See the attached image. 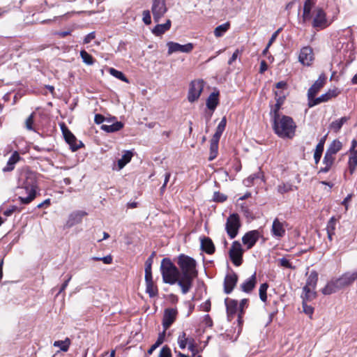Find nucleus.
Listing matches in <instances>:
<instances>
[{"mask_svg":"<svg viewBox=\"0 0 357 357\" xmlns=\"http://www.w3.org/2000/svg\"><path fill=\"white\" fill-rule=\"evenodd\" d=\"M142 21L146 25H149L151 24V11L149 10H145L143 11Z\"/></svg>","mask_w":357,"mask_h":357,"instance_id":"nucleus-52","label":"nucleus"},{"mask_svg":"<svg viewBox=\"0 0 357 357\" xmlns=\"http://www.w3.org/2000/svg\"><path fill=\"white\" fill-rule=\"evenodd\" d=\"M357 280V270L354 272H346L337 278V282L341 288L351 285Z\"/></svg>","mask_w":357,"mask_h":357,"instance_id":"nucleus-19","label":"nucleus"},{"mask_svg":"<svg viewBox=\"0 0 357 357\" xmlns=\"http://www.w3.org/2000/svg\"><path fill=\"white\" fill-rule=\"evenodd\" d=\"M204 82L203 79H195L192 80L189 86V90L188 93V100L190 102H194L197 101L204 89Z\"/></svg>","mask_w":357,"mask_h":357,"instance_id":"nucleus-6","label":"nucleus"},{"mask_svg":"<svg viewBox=\"0 0 357 357\" xmlns=\"http://www.w3.org/2000/svg\"><path fill=\"white\" fill-rule=\"evenodd\" d=\"M21 160V157L17 151H14L9 158L6 167L3 168L4 172H11L15 169V164Z\"/></svg>","mask_w":357,"mask_h":357,"instance_id":"nucleus-25","label":"nucleus"},{"mask_svg":"<svg viewBox=\"0 0 357 357\" xmlns=\"http://www.w3.org/2000/svg\"><path fill=\"white\" fill-rule=\"evenodd\" d=\"M35 115H36L35 112H32L29 116V117L26 119L25 127L29 130H34L33 125Z\"/></svg>","mask_w":357,"mask_h":357,"instance_id":"nucleus-50","label":"nucleus"},{"mask_svg":"<svg viewBox=\"0 0 357 357\" xmlns=\"http://www.w3.org/2000/svg\"><path fill=\"white\" fill-rule=\"evenodd\" d=\"M248 306V299L243 298L240 301L238 304V321L240 323L241 321V319L244 314L245 308H247Z\"/></svg>","mask_w":357,"mask_h":357,"instance_id":"nucleus-43","label":"nucleus"},{"mask_svg":"<svg viewBox=\"0 0 357 357\" xmlns=\"http://www.w3.org/2000/svg\"><path fill=\"white\" fill-rule=\"evenodd\" d=\"M36 174L28 169H22L18 178L19 197L21 204H28L36 197Z\"/></svg>","mask_w":357,"mask_h":357,"instance_id":"nucleus-2","label":"nucleus"},{"mask_svg":"<svg viewBox=\"0 0 357 357\" xmlns=\"http://www.w3.org/2000/svg\"><path fill=\"white\" fill-rule=\"evenodd\" d=\"M284 100V96H279L278 98H276V103L275 105L272 107L270 115L271 118L275 117L276 116L281 115L279 112L281 106L282 105Z\"/></svg>","mask_w":357,"mask_h":357,"instance_id":"nucleus-36","label":"nucleus"},{"mask_svg":"<svg viewBox=\"0 0 357 357\" xmlns=\"http://www.w3.org/2000/svg\"><path fill=\"white\" fill-rule=\"evenodd\" d=\"M86 215L87 213L83 211H77L72 213L67 221L68 226L72 227L75 225L80 223L82 220V218Z\"/></svg>","mask_w":357,"mask_h":357,"instance_id":"nucleus-22","label":"nucleus"},{"mask_svg":"<svg viewBox=\"0 0 357 357\" xmlns=\"http://www.w3.org/2000/svg\"><path fill=\"white\" fill-rule=\"evenodd\" d=\"M222 135V132L215 130V132L214 133L211 142L218 144Z\"/></svg>","mask_w":357,"mask_h":357,"instance_id":"nucleus-61","label":"nucleus"},{"mask_svg":"<svg viewBox=\"0 0 357 357\" xmlns=\"http://www.w3.org/2000/svg\"><path fill=\"white\" fill-rule=\"evenodd\" d=\"M280 265L282 267L287 268H293V266L289 262V261L286 258H281L279 259Z\"/></svg>","mask_w":357,"mask_h":357,"instance_id":"nucleus-56","label":"nucleus"},{"mask_svg":"<svg viewBox=\"0 0 357 357\" xmlns=\"http://www.w3.org/2000/svg\"><path fill=\"white\" fill-rule=\"evenodd\" d=\"M133 154L130 151H126L122 155L121 158L118 160V166L121 169L126 166L132 159Z\"/></svg>","mask_w":357,"mask_h":357,"instance_id":"nucleus-39","label":"nucleus"},{"mask_svg":"<svg viewBox=\"0 0 357 357\" xmlns=\"http://www.w3.org/2000/svg\"><path fill=\"white\" fill-rule=\"evenodd\" d=\"M302 304L303 312L311 318L314 312V307L311 305H308L306 301H303Z\"/></svg>","mask_w":357,"mask_h":357,"instance_id":"nucleus-51","label":"nucleus"},{"mask_svg":"<svg viewBox=\"0 0 357 357\" xmlns=\"http://www.w3.org/2000/svg\"><path fill=\"white\" fill-rule=\"evenodd\" d=\"M337 220L335 217H332L327 222L326 225V232H332L335 234V226H336Z\"/></svg>","mask_w":357,"mask_h":357,"instance_id":"nucleus-49","label":"nucleus"},{"mask_svg":"<svg viewBox=\"0 0 357 357\" xmlns=\"http://www.w3.org/2000/svg\"><path fill=\"white\" fill-rule=\"evenodd\" d=\"M241 53V51H240L238 49H236L235 52L233 53L232 56L228 61V64L231 65L234 61H235L238 57V56Z\"/></svg>","mask_w":357,"mask_h":357,"instance_id":"nucleus-59","label":"nucleus"},{"mask_svg":"<svg viewBox=\"0 0 357 357\" xmlns=\"http://www.w3.org/2000/svg\"><path fill=\"white\" fill-rule=\"evenodd\" d=\"M167 10L165 0H152L151 13L155 22H159Z\"/></svg>","mask_w":357,"mask_h":357,"instance_id":"nucleus-7","label":"nucleus"},{"mask_svg":"<svg viewBox=\"0 0 357 357\" xmlns=\"http://www.w3.org/2000/svg\"><path fill=\"white\" fill-rule=\"evenodd\" d=\"M201 248L208 255L213 254L215 252V245L208 237H204L201 239Z\"/></svg>","mask_w":357,"mask_h":357,"instance_id":"nucleus-27","label":"nucleus"},{"mask_svg":"<svg viewBox=\"0 0 357 357\" xmlns=\"http://www.w3.org/2000/svg\"><path fill=\"white\" fill-rule=\"evenodd\" d=\"M146 292L151 298L155 297L158 294L157 286L154 284L153 276H145Z\"/></svg>","mask_w":357,"mask_h":357,"instance_id":"nucleus-23","label":"nucleus"},{"mask_svg":"<svg viewBox=\"0 0 357 357\" xmlns=\"http://www.w3.org/2000/svg\"><path fill=\"white\" fill-rule=\"evenodd\" d=\"M349 119V117L347 116H343L339 119H337L330 124L329 128L335 132H338L342 128L344 123L347 122Z\"/></svg>","mask_w":357,"mask_h":357,"instance_id":"nucleus-34","label":"nucleus"},{"mask_svg":"<svg viewBox=\"0 0 357 357\" xmlns=\"http://www.w3.org/2000/svg\"><path fill=\"white\" fill-rule=\"evenodd\" d=\"M229 22H225L221 25L218 26L214 30V35L216 37L222 36L229 29Z\"/></svg>","mask_w":357,"mask_h":357,"instance_id":"nucleus-41","label":"nucleus"},{"mask_svg":"<svg viewBox=\"0 0 357 357\" xmlns=\"http://www.w3.org/2000/svg\"><path fill=\"white\" fill-rule=\"evenodd\" d=\"M222 135V132L215 130V132L214 133L211 142L218 144Z\"/></svg>","mask_w":357,"mask_h":357,"instance_id":"nucleus-60","label":"nucleus"},{"mask_svg":"<svg viewBox=\"0 0 357 357\" xmlns=\"http://www.w3.org/2000/svg\"><path fill=\"white\" fill-rule=\"evenodd\" d=\"M218 144L211 142L210 144V155L208 157V160L212 161L218 155Z\"/></svg>","mask_w":357,"mask_h":357,"instance_id":"nucleus-45","label":"nucleus"},{"mask_svg":"<svg viewBox=\"0 0 357 357\" xmlns=\"http://www.w3.org/2000/svg\"><path fill=\"white\" fill-rule=\"evenodd\" d=\"M227 196L219 192H215L213 194V199L215 202H223L227 199Z\"/></svg>","mask_w":357,"mask_h":357,"instance_id":"nucleus-53","label":"nucleus"},{"mask_svg":"<svg viewBox=\"0 0 357 357\" xmlns=\"http://www.w3.org/2000/svg\"><path fill=\"white\" fill-rule=\"evenodd\" d=\"M238 280V275L231 271L227 273L224 280V292L227 294H229L235 288Z\"/></svg>","mask_w":357,"mask_h":357,"instance_id":"nucleus-12","label":"nucleus"},{"mask_svg":"<svg viewBox=\"0 0 357 357\" xmlns=\"http://www.w3.org/2000/svg\"><path fill=\"white\" fill-rule=\"evenodd\" d=\"M167 46L168 47L169 55L177 52L190 53L194 48V45L191 43H187L185 45H181L177 43L170 41L167 43Z\"/></svg>","mask_w":357,"mask_h":357,"instance_id":"nucleus-11","label":"nucleus"},{"mask_svg":"<svg viewBox=\"0 0 357 357\" xmlns=\"http://www.w3.org/2000/svg\"><path fill=\"white\" fill-rule=\"evenodd\" d=\"M54 347H59L61 351L66 352L70 345V340L66 337L64 340H57L53 344Z\"/></svg>","mask_w":357,"mask_h":357,"instance_id":"nucleus-40","label":"nucleus"},{"mask_svg":"<svg viewBox=\"0 0 357 357\" xmlns=\"http://www.w3.org/2000/svg\"><path fill=\"white\" fill-rule=\"evenodd\" d=\"M326 80V75L324 73L321 74L319 75V78L315 81V82L308 89L307 100L316 96L317 93L324 86Z\"/></svg>","mask_w":357,"mask_h":357,"instance_id":"nucleus-16","label":"nucleus"},{"mask_svg":"<svg viewBox=\"0 0 357 357\" xmlns=\"http://www.w3.org/2000/svg\"><path fill=\"white\" fill-rule=\"evenodd\" d=\"M357 167V149L349 152L348 168L351 174H353Z\"/></svg>","mask_w":357,"mask_h":357,"instance_id":"nucleus-33","label":"nucleus"},{"mask_svg":"<svg viewBox=\"0 0 357 357\" xmlns=\"http://www.w3.org/2000/svg\"><path fill=\"white\" fill-rule=\"evenodd\" d=\"M160 271L162 280L165 283L174 284L177 283L181 277V273L178 268L172 262L170 259L164 258L160 264Z\"/></svg>","mask_w":357,"mask_h":357,"instance_id":"nucleus-4","label":"nucleus"},{"mask_svg":"<svg viewBox=\"0 0 357 357\" xmlns=\"http://www.w3.org/2000/svg\"><path fill=\"white\" fill-rule=\"evenodd\" d=\"M257 284V274L255 272L249 278L245 280L241 285L242 291L249 294L255 289Z\"/></svg>","mask_w":357,"mask_h":357,"instance_id":"nucleus-21","label":"nucleus"},{"mask_svg":"<svg viewBox=\"0 0 357 357\" xmlns=\"http://www.w3.org/2000/svg\"><path fill=\"white\" fill-rule=\"evenodd\" d=\"M225 304L226 306L227 317L231 320L234 316L238 312V303L235 299L226 298L225 299Z\"/></svg>","mask_w":357,"mask_h":357,"instance_id":"nucleus-20","label":"nucleus"},{"mask_svg":"<svg viewBox=\"0 0 357 357\" xmlns=\"http://www.w3.org/2000/svg\"><path fill=\"white\" fill-rule=\"evenodd\" d=\"M326 136L327 135L324 136L319 140V143L317 144V145L316 146V149H315V151L314 153V159L315 164H318L319 162L320 161V159L322 155V153L324 151V144L326 142Z\"/></svg>","mask_w":357,"mask_h":357,"instance_id":"nucleus-29","label":"nucleus"},{"mask_svg":"<svg viewBox=\"0 0 357 357\" xmlns=\"http://www.w3.org/2000/svg\"><path fill=\"white\" fill-rule=\"evenodd\" d=\"M105 120V117L100 114H97L95 115L94 121L96 124H100Z\"/></svg>","mask_w":357,"mask_h":357,"instance_id":"nucleus-63","label":"nucleus"},{"mask_svg":"<svg viewBox=\"0 0 357 357\" xmlns=\"http://www.w3.org/2000/svg\"><path fill=\"white\" fill-rule=\"evenodd\" d=\"M314 5V3L312 0H305L303 6V20L304 22H307L310 20L311 16V10Z\"/></svg>","mask_w":357,"mask_h":357,"instance_id":"nucleus-31","label":"nucleus"},{"mask_svg":"<svg viewBox=\"0 0 357 357\" xmlns=\"http://www.w3.org/2000/svg\"><path fill=\"white\" fill-rule=\"evenodd\" d=\"M326 15L321 8L315 10V15L312 20V26L317 29H324L330 25Z\"/></svg>","mask_w":357,"mask_h":357,"instance_id":"nucleus-9","label":"nucleus"},{"mask_svg":"<svg viewBox=\"0 0 357 357\" xmlns=\"http://www.w3.org/2000/svg\"><path fill=\"white\" fill-rule=\"evenodd\" d=\"M282 28L278 29L277 31H275L271 36L268 43V47H270L272 43L277 38L279 33L281 31Z\"/></svg>","mask_w":357,"mask_h":357,"instance_id":"nucleus-58","label":"nucleus"},{"mask_svg":"<svg viewBox=\"0 0 357 357\" xmlns=\"http://www.w3.org/2000/svg\"><path fill=\"white\" fill-rule=\"evenodd\" d=\"M335 160V156H333L330 154H328L327 153H325L324 159H323V164L324 167H321L319 170L320 173H327L329 172L331 168L334 164V162Z\"/></svg>","mask_w":357,"mask_h":357,"instance_id":"nucleus-26","label":"nucleus"},{"mask_svg":"<svg viewBox=\"0 0 357 357\" xmlns=\"http://www.w3.org/2000/svg\"><path fill=\"white\" fill-rule=\"evenodd\" d=\"M177 310L174 308H167L164 312L162 326L167 331L176 320Z\"/></svg>","mask_w":357,"mask_h":357,"instance_id":"nucleus-18","label":"nucleus"},{"mask_svg":"<svg viewBox=\"0 0 357 357\" xmlns=\"http://www.w3.org/2000/svg\"><path fill=\"white\" fill-rule=\"evenodd\" d=\"M272 236L278 239H280L284 236L286 233V229L284 228V222H281L278 218H275L271 230Z\"/></svg>","mask_w":357,"mask_h":357,"instance_id":"nucleus-17","label":"nucleus"},{"mask_svg":"<svg viewBox=\"0 0 357 357\" xmlns=\"http://www.w3.org/2000/svg\"><path fill=\"white\" fill-rule=\"evenodd\" d=\"M337 93L336 92V90H329L328 92L322 94L318 98H312L308 99V107H312L315 105H317L321 102H325L328 101L330 99H331L333 97L337 96Z\"/></svg>","mask_w":357,"mask_h":357,"instance_id":"nucleus-14","label":"nucleus"},{"mask_svg":"<svg viewBox=\"0 0 357 357\" xmlns=\"http://www.w3.org/2000/svg\"><path fill=\"white\" fill-rule=\"evenodd\" d=\"M123 127L121 122L116 121L111 125H102L101 129L107 132H114L120 130Z\"/></svg>","mask_w":357,"mask_h":357,"instance_id":"nucleus-38","label":"nucleus"},{"mask_svg":"<svg viewBox=\"0 0 357 357\" xmlns=\"http://www.w3.org/2000/svg\"><path fill=\"white\" fill-rule=\"evenodd\" d=\"M109 72L112 75H113L116 78H117L124 82H126V83L129 82L128 78L125 76V75L122 72L117 70L113 68H109Z\"/></svg>","mask_w":357,"mask_h":357,"instance_id":"nucleus-44","label":"nucleus"},{"mask_svg":"<svg viewBox=\"0 0 357 357\" xmlns=\"http://www.w3.org/2000/svg\"><path fill=\"white\" fill-rule=\"evenodd\" d=\"M177 264L181 269L178 286L183 294H186L192 288L193 280L197 277V262L192 257L181 254L178 257Z\"/></svg>","mask_w":357,"mask_h":357,"instance_id":"nucleus-1","label":"nucleus"},{"mask_svg":"<svg viewBox=\"0 0 357 357\" xmlns=\"http://www.w3.org/2000/svg\"><path fill=\"white\" fill-rule=\"evenodd\" d=\"M268 285L267 283H263L260 285L259 289V298L261 301L266 302L267 300V294L266 291L268 289Z\"/></svg>","mask_w":357,"mask_h":357,"instance_id":"nucleus-47","label":"nucleus"},{"mask_svg":"<svg viewBox=\"0 0 357 357\" xmlns=\"http://www.w3.org/2000/svg\"><path fill=\"white\" fill-rule=\"evenodd\" d=\"M241 227L239 216L237 213L231 214L227 219L225 224L226 231L231 239L234 238Z\"/></svg>","mask_w":357,"mask_h":357,"instance_id":"nucleus-5","label":"nucleus"},{"mask_svg":"<svg viewBox=\"0 0 357 357\" xmlns=\"http://www.w3.org/2000/svg\"><path fill=\"white\" fill-rule=\"evenodd\" d=\"M342 143L339 139H334L328 147L326 153L333 156L335 155L342 149Z\"/></svg>","mask_w":357,"mask_h":357,"instance_id":"nucleus-30","label":"nucleus"},{"mask_svg":"<svg viewBox=\"0 0 357 357\" xmlns=\"http://www.w3.org/2000/svg\"><path fill=\"white\" fill-rule=\"evenodd\" d=\"M261 234L258 230H252L243 236V243L247 247V249H251L259 238Z\"/></svg>","mask_w":357,"mask_h":357,"instance_id":"nucleus-15","label":"nucleus"},{"mask_svg":"<svg viewBox=\"0 0 357 357\" xmlns=\"http://www.w3.org/2000/svg\"><path fill=\"white\" fill-rule=\"evenodd\" d=\"M80 56L83 60V62L87 65H93L94 63V59L93 56L89 54L86 51L82 50L80 52Z\"/></svg>","mask_w":357,"mask_h":357,"instance_id":"nucleus-46","label":"nucleus"},{"mask_svg":"<svg viewBox=\"0 0 357 357\" xmlns=\"http://www.w3.org/2000/svg\"><path fill=\"white\" fill-rule=\"evenodd\" d=\"M165 333H166V331H165V329H164L162 333H160L158 337V339H157L155 343L158 344L159 346L160 344H162V342H164L165 337Z\"/></svg>","mask_w":357,"mask_h":357,"instance_id":"nucleus-62","label":"nucleus"},{"mask_svg":"<svg viewBox=\"0 0 357 357\" xmlns=\"http://www.w3.org/2000/svg\"><path fill=\"white\" fill-rule=\"evenodd\" d=\"M61 128L66 142L70 145L73 151L79 149L83 144L81 142L77 143L75 136L68 130L64 123L61 126Z\"/></svg>","mask_w":357,"mask_h":357,"instance_id":"nucleus-10","label":"nucleus"},{"mask_svg":"<svg viewBox=\"0 0 357 357\" xmlns=\"http://www.w3.org/2000/svg\"><path fill=\"white\" fill-rule=\"evenodd\" d=\"M303 295H302L303 301H311L317 297L315 289L303 288Z\"/></svg>","mask_w":357,"mask_h":357,"instance_id":"nucleus-37","label":"nucleus"},{"mask_svg":"<svg viewBox=\"0 0 357 357\" xmlns=\"http://www.w3.org/2000/svg\"><path fill=\"white\" fill-rule=\"evenodd\" d=\"M171 25H172L171 20H167L165 24H157L152 29V33L156 36H161L171 28Z\"/></svg>","mask_w":357,"mask_h":357,"instance_id":"nucleus-28","label":"nucleus"},{"mask_svg":"<svg viewBox=\"0 0 357 357\" xmlns=\"http://www.w3.org/2000/svg\"><path fill=\"white\" fill-rule=\"evenodd\" d=\"M153 260L148 259L145 263V276H152L151 266Z\"/></svg>","mask_w":357,"mask_h":357,"instance_id":"nucleus-54","label":"nucleus"},{"mask_svg":"<svg viewBox=\"0 0 357 357\" xmlns=\"http://www.w3.org/2000/svg\"><path fill=\"white\" fill-rule=\"evenodd\" d=\"M296 188V186H294L289 183L280 184L277 188L278 192L282 195L290 191H293Z\"/></svg>","mask_w":357,"mask_h":357,"instance_id":"nucleus-42","label":"nucleus"},{"mask_svg":"<svg viewBox=\"0 0 357 357\" xmlns=\"http://www.w3.org/2000/svg\"><path fill=\"white\" fill-rule=\"evenodd\" d=\"M275 133L281 138L292 139L296 132V125L289 116L280 115L272 118Z\"/></svg>","mask_w":357,"mask_h":357,"instance_id":"nucleus-3","label":"nucleus"},{"mask_svg":"<svg viewBox=\"0 0 357 357\" xmlns=\"http://www.w3.org/2000/svg\"><path fill=\"white\" fill-rule=\"evenodd\" d=\"M337 282V279L328 282L326 285L321 289L324 295H330L335 293L337 290L342 289Z\"/></svg>","mask_w":357,"mask_h":357,"instance_id":"nucleus-24","label":"nucleus"},{"mask_svg":"<svg viewBox=\"0 0 357 357\" xmlns=\"http://www.w3.org/2000/svg\"><path fill=\"white\" fill-rule=\"evenodd\" d=\"M178 343L181 349H183L186 347L188 343V337L186 336V333L185 332H182L178 335Z\"/></svg>","mask_w":357,"mask_h":357,"instance_id":"nucleus-48","label":"nucleus"},{"mask_svg":"<svg viewBox=\"0 0 357 357\" xmlns=\"http://www.w3.org/2000/svg\"><path fill=\"white\" fill-rule=\"evenodd\" d=\"M94 38H95V33L91 32L85 36V38L84 39V43L86 44L89 43Z\"/></svg>","mask_w":357,"mask_h":357,"instance_id":"nucleus-64","label":"nucleus"},{"mask_svg":"<svg viewBox=\"0 0 357 357\" xmlns=\"http://www.w3.org/2000/svg\"><path fill=\"white\" fill-rule=\"evenodd\" d=\"M158 357H172L170 349L167 346L163 347L160 351Z\"/></svg>","mask_w":357,"mask_h":357,"instance_id":"nucleus-55","label":"nucleus"},{"mask_svg":"<svg viewBox=\"0 0 357 357\" xmlns=\"http://www.w3.org/2000/svg\"><path fill=\"white\" fill-rule=\"evenodd\" d=\"M218 105V93H212L206 100V106L211 110H215Z\"/></svg>","mask_w":357,"mask_h":357,"instance_id":"nucleus-35","label":"nucleus"},{"mask_svg":"<svg viewBox=\"0 0 357 357\" xmlns=\"http://www.w3.org/2000/svg\"><path fill=\"white\" fill-rule=\"evenodd\" d=\"M314 60L312 48L310 46L303 47L300 52L298 61L304 66H309Z\"/></svg>","mask_w":357,"mask_h":357,"instance_id":"nucleus-13","label":"nucleus"},{"mask_svg":"<svg viewBox=\"0 0 357 357\" xmlns=\"http://www.w3.org/2000/svg\"><path fill=\"white\" fill-rule=\"evenodd\" d=\"M318 282V273L315 271H312L307 278L305 285L303 288L316 289Z\"/></svg>","mask_w":357,"mask_h":357,"instance_id":"nucleus-32","label":"nucleus"},{"mask_svg":"<svg viewBox=\"0 0 357 357\" xmlns=\"http://www.w3.org/2000/svg\"><path fill=\"white\" fill-rule=\"evenodd\" d=\"M229 257L232 263L239 266L243 262V249L238 241H234L229 250Z\"/></svg>","mask_w":357,"mask_h":357,"instance_id":"nucleus-8","label":"nucleus"},{"mask_svg":"<svg viewBox=\"0 0 357 357\" xmlns=\"http://www.w3.org/2000/svg\"><path fill=\"white\" fill-rule=\"evenodd\" d=\"M227 124V120L225 117H223L220 122L219 123L218 126L216 128V130L223 132Z\"/></svg>","mask_w":357,"mask_h":357,"instance_id":"nucleus-57","label":"nucleus"}]
</instances>
